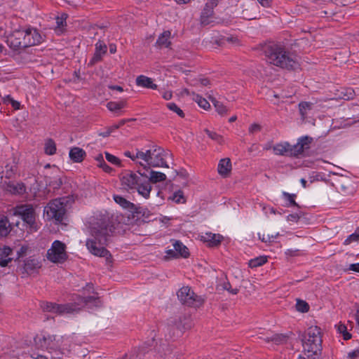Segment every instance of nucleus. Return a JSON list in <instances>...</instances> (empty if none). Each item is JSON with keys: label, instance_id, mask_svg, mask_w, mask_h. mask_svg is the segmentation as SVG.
<instances>
[{"label": "nucleus", "instance_id": "obj_1", "mask_svg": "<svg viewBox=\"0 0 359 359\" xmlns=\"http://www.w3.org/2000/svg\"><path fill=\"white\" fill-rule=\"evenodd\" d=\"M113 231L114 226L108 215H100L94 218L90 222L89 237L86 242L89 252L95 256L109 259L111 255L105 246Z\"/></svg>", "mask_w": 359, "mask_h": 359}, {"label": "nucleus", "instance_id": "obj_22", "mask_svg": "<svg viewBox=\"0 0 359 359\" xmlns=\"http://www.w3.org/2000/svg\"><path fill=\"white\" fill-rule=\"evenodd\" d=\"M218 172L219 175L226 176L231 170V164L229 158H223L220 160L218 164Z\"/></svg>", "mask_w": 359, "mask_h": 359}, {"label": "nucleus", "instance_id": "obj_18", "mask_svg": "<svg viewBox=\"0 0 359 359\" xmlns=\"http://www.w3.org/2000/svg\"><path fill=\"white\" fill-rule=\"evenodd\" d=\"M86 155V151L79 147H73L70 149L69 156L70 159L75 163L81 162Z\"/></svg>", "mask_w": 359, "mask_h": 359}, {"label": "nucleus", "instance_id": "obj_42", "mask_svg": "<svg viewBox=\"0 0 359 359\" xmlns=\"http://www.w3.org/2000/svg\"><path fill=\"white\" fill-rule=\"evenodd\" d=\"M66 19H67L66 14H62L61 16L56 18V24H57L56 28H57V29L62 31V29L66 25Z\"/></svg>", "mask_w": 359, "mask_h": 359}, {"label": "nucleus", "instance_id": "obj_39", "mask_svg": "<svg viewBox=\"0 0 359 359\" xmlns=\"http://www.w3.org/2000/svg\"><path fill=\"white\" fill-rule=\"evenodd\" d=\"M296 309L299 312H307L309 309V304L303 300L298 299L296 304Z\"/></svg>", "mask_w": 359, "mask_h": 359}, {"label": "nucleus", "instance_id": "obj_19", "mask_svg": "<svg viewBox=\"0 0 359 359\" xmlns=\"http://www.w3.org/2000/svg\"><path fill=\"white\" fill-rule=\"evenodd\" d=\"M136 84L138 86L151 88V89H156L157 85L154 83L153 80L151 78H149L144 75H140L136 79Z\"/></svg>", "mask_w": 359, "mask_h": 359}, {"label": "nucleus", "instance_id": "obj_52", "mask_svg": "<svg viewBox=\"0 0 359 359\" xmlns=\"http://www.w3.org/2000/svg\"><path fill=\"white\" fill-rule=\"evenodd\" d=\"M261 130V126L259 124L254 123L251 125V126L249 128V132L251 133H254L256 132H258Z\"/></svg>", "mask_w": 359, "mask_h": 359}, {"label": "nucleus", "instance_id": "obj_45", "mask_svg": "<svg viewBox=\"0 0 359 359\" xmlns=\"http://www.w3.org/2000/svg\"><path fill=\"white\" fill-rule=\"evenodd\" d=\"M105 157H106V159L111 163L112 164H114V165H121V161L120 160L116 157L115 156L108 153V152H105Z\"/></svg>", "mask_w": 359, "mask_h": 359}, {"label": "nucleus", "instance_id": "obj_28", "mask_svg": "<svg viewBox=\"0 0 359 359\" xmlns=\"http://www.w3.org/2000/svg\"><path fill=\"white\" fill-rule=\"evenodd\" d=\"M10 232V224L7 217L0 215V236H6Z\"/></svg>", "mask_w": 359, "mask_h": 359}, {"label": "nucleus", "instance_id": "obj_24", "mask_svg": "<svg viewBox=\"0 0 359 359\" xmlns=\"http://www.w3.org/2000/svg\"><path fill=\"white\" fill-rule=\"evenodd\" d=\"M6 190L11 194H20L25 191V187L23 184L9 182L6 185Z\"/></svg>", "mask_w": 359, "mask_h": 359}, {"label": "nucleus", "instance_id": "obj_57", "mask_svg": "<svg viewBox=\"0 0 359 359\" xmlns=\"http://www.w3.org/2000/svg\"><path fill=\"white\" fill-rule=\"evenodd\" d=\"M299 216L297 214L289 215L287 217V221L297 222Z\"/></svg>", "mask_w": 359, "mask_h": 359}, {"label": "nucleus", "instance_id": "obj_3", "mask_svg": "<svg viewBox=\"0 0 359 359\" xmlns=\"http://www.w3.org/2000/svg\"><path fill=\"white\" fill-rule=\"evenodd\" d=\"M34 346L37 350L46 351L53 358H62L70 351V340L54 334H37Z\"/></svg>", "mask_w": 359, "mask_h": 359}, {"label": "nucleus", "instance_id": "obj_8", "mask_svg": "<svg viewBox=\"0 0 359 359\" xmlns=\"http://www.w3.org/2000/svg\"><path fill=\"white\" fill-rule=\"evenodd\" d=\"M164 150L161 147L154 146L151 149L142 151L137 157H140V165L143 169L150 168V167H168L164 161Z\"/></svg>", "mask_w": 359, "mask_h": 359}, {"label": "nucleus", "instance_id": "obj_2", "mask_svg": "<svg viewBox=\"0 0 359 359\" xmlns=\"http://www.w3.org/2000/svg\"><path fill=\"white\" fill-rule=\"evenodd\" d=\"M144 170H138L137 173L130 172L124 174L121 177V184L126 188L137 190L140 195L148 199L152 189L151 183L163 182L165 180L166 175L150 168Z\"/></svg>", "mask_w": 359, "mask_h": 359}, {"label": "nucleus", "instance_id": "obj_40", "mask_svg": "<svg viewBox=\"0 0 359 359\" xmlns=\"http://www.w3.org/2000/svg\"><path fill=\"white\" fill-rule=\"evenodd\" d=\"M142 151L137 149L135 154L131 153L129 151H126L124 152V155L126 157L130 158L132 161H135L136 163L140 164V162H141L140 157H137L139 156V154L141 153Z\"/></svg>", "mask_w": 359, "mask_h": 359}, {"label": "nucleus", "instance_id": "obj_25", "mask_svg": "<svg viewBox=\"0 0 359 359\" xmlns=\"http://www.w3.org/2000/svg\"><path fill=\"white\" fill-rule=\"evenodd\" d=\"M46 185L53 188V189H57L60 187L62 184L61 177L59 175H55L53 176L46 177Z\"/></svg>", "mask_w": 359, "mask_h": 359}, {"label": "nucleus", "instance_id": "obj_9", "mask_svg": "<svg viewBox=\"0 0 359 359\" xmlns=\"http://www.w3.org/2000/svg\"><path fill=\"white\" fill-rule=\"evenodd\" d=\"M73 200L69 196L55 198L45 207L44 213L46 214L48 219H54L57 222H62L69 204Z\"/></svg>", "mask_w": 359, "mask_h": 359}, {"label": "nucleus", "instance_id": "obj_7", "mask_svg": "<svg viewBox=\"0 0 359 359\" xmlns=\"http://www.w3.org/2000/svg\"><path fill=\"white\" fill-rule=\"evenodd\" d=\"M312 140V137L304 136L300 137L294 145H290L287 142H280L273 147V153L279 156H297L309 148Z\"/></svg>", "mask_w": 359, "mask_h": 359}, {"label": "nucleus", "instance_id": "obj_62", "mask_svg": "<svg viewBox=\"0 0 359 359\" xmlns=\"http://www.w3.org/2000/svg\"><path fill=\"white\" fill-rule=\"evenodd\" d=\"M110 134H111V133L109 132V129L107 128L104 131L100 133L99 135L102 136V137H106L109 136Z\"/></svg>", "mask_w": 359, "mask_h": 359}, {"label": "nucleus", "instance_id": "obj_21", "mask_svg": "<svg viewBox=\"0 0 359 359\" xmlns=\"http://www.w3.org/2000/svg\"><path fill=\"white\" fill-rule=\"evenodd\" d=\"M172 245L178 255V257H182L187 258L189 257V250L181 241H173Z\"/></svg>", "mask_w": 359, "mask_h": 359}, {"label": "nucleus", "instance_id": "obj_54", "mask_svg": "<svg viewBox=\"0 0 359 359\" xmlns=\"http://www.w3.org/2000/svg\"><path fill=\"white\" fill-rule=\"evenodd\" d=\"M97 165L100 168H102L103 169V170L106 172L109 173L112 170V168L111 167H109L105 162L102 163V164H97Z\"/></svg>", "mask_w": 359, "mask_h": 359}, {"label": "nucleus", "instance_id": "obj_46", "mask_svg": "<svg viewBox=\"0 0 359 359\" xmlns=\"http://www.w3.org/2000/svg\"><path fill=\"white\" fill-rule=\"evenodd\" d=\"M342 98L344 100L353 99L355 96V91L351 88L345 89Z\"/></svg>", "mask_w": 359, "mask_h": 359}, {"label": "nucleus", "instance_id": "obj_37", "mask_svg": "<svg viewBox=\"0 0 359 359\" xmlns=\"http://www.w3.org/2000/svg\"><path fill=\"white\" fill-rule=\"evenodd\" d=\"M278 235H279L278 233L275 235H269V234H266L264 233H259L258 237L264 243H271V242L273 241V240L275 238H276L278 236Z\"/></svg>", "mask_w": 359, "mask_h": 359}, {"label": "nucleus", "instance_id": "obj_53", "mask_svg": "<svg viewBox=\"0 0 359 359\" xmlns=\"http://www.w3.org/2000/svg\"><path fill=\"white\" fill-rule=\"evenodd\" d=\"M7 99L11 101V104H12V107L15 109H20V104L19 102L18 101H15V100H13L10 96H8L7 97Z\"/></svg>", "mask_w": 359, "mask_h": 359}, {"label": "nucleus", "instance_id": "obj_30", "mask_svg": "<svg viewBox=\"0 0 359 359\" xmlns=\"http://www.w3.org/2000/svg\"><path fill=\"white\" fill-rule=\"evenodd\" d=\"M193 95V100L198 104L199 107L204 109H208L210 107L209 102L201 95L198 94H195L194 93H191Z\"/></svg>", "mask_w": 359, "mask_h": 359}, {"label": "nucleus", "instance_id": "obj_16", "mask_svg": "<svg viewBox=\"0 0 359 359\" xmlns=\"http://www.w3.org/2000/svg\"><path fill=\"white\" fill-rule=\"evenodd\" d=\"M107 45L102 41L99 40L95 44V50L90 64L94 65L102 60L103 55L107 53Z\"/></svg>", "mask_w": 359, "mask_h": 359}, {"label": "nucleus", "instance_id": "obj_6", "mask_svg": "<svg viewBox=\"0 0 359 359\" xmlns=\"http://www.w3.org/2000/svg\"><path fill=\"white\" fill-rule=\"evenodd\" d=\"M304 351L309 359H318L322 351L320 329L317 326L308 328L304 340Z\"/></svg>", "mask_w": 359, "mask_h": 359}, {"label": "nucleus", "instance_id": "obj_5", "mask_svg": "<svg viewBox=\"0 0 359 359\" xmlns=\"http://www.w3.org/2000/svg\"><path fill=\"white\" fill-rule=\"evenodd\" d=\"M93 302L95 306H100L101 304L98 297H78L76 302L74 303H69L65 304H57L52 302H42L41 304V309L46 312H50L58 315L70 314L79 312L80 306H83Z\"/></svg>", "mask_w": 359, "mask_h": 359}, {"label": "nucleus", "instance_id": "obj_31", "mask_svg": "<svg viewBox=\"0 0 359 359\" xmlns=\"http://www.w3.org/2000/svg\"><path fill=\"white\" fill-rule=\"evenodd\" d=\"M126 106V102L123 101L121 102H109L107 104V109L113 112H116Z\"/></svg>", "mask_w": 359, "mask_h": 359}, {"label": "nucleus", "instance_id": "obj_35", "mask_svg": "<svg viewBox=\"0 0 359 359\" xmlns=\"http://www.w3.org/2000/svg\"><path fill=\"white\" fill-rule=\"evenodd\" d=\"M45 153L48 155H53L55 153L56 146L54 141L51 139L48 140L45 143Z\"/></svg>", "mask_w": 359, "mask_h": 359}, {"label": "nucleus", "instance_id": "obj_44", "mask_svg": "<svg viewBox=\"0 0 359 359\" xmlns=\"http://www.w3.org/2000/svg\"><path fill=\"white\" fill-rule=\"evenodd\" d=\"M172 199L177 203H184L185 201L183 193L181 191L175 192L172 195Z\"/></svg>", "mask_w": 359, "mask_h": 359}, {"label": "nucleus", "instance_id": "obj_29", "mask_svg": "<svg viewBox=\"0 0 359 359\" xmlns=\"http://www.w3.org/2000/svg\"><path fill=\"white\" fill-rule=\"evenodd\" d=\"M313 103L310 102H301L299 104V109L302 118H305L309 111L313 109Z\"/></svg>", "mask_w": 359, "mask_h": 359}, {"label": "nucleus", "instance_id": "obj_47", "mask_svg": "<svg viewBox=\"0 0 359 359\" xmlns=\"http://www.w3.org/2000/svg\"><path fill=\"white\" fill-rule=\"evenodd\" d=\"M359 240V234H357L355 233H352L350 235L345 241H344V245H349L353 241H356Z\"/></svg>", "mask_w": 359, "mask_h": 359}, {"label": "nucleus", "instance_id": "obj_20", "mask_svg": "<svg viewBox=\"0 0 359 359\" xmlns=\"http://www.w3.org/2000/svg\"><path fill=\"white\" fill-rule=\"evenodd\" d=\"M12 250L9 247H4L0 248V265L3 267L8 265V264L12 260L10 257Z\"/></svg>", "mask_w": 359, "mask_h": 359}, {"label": "nucleus", "instance_id": "obj_14", "mask_svg": "<svg viewBox=\"0 0 359 359\" xmlns=\"http://www.w3.org/2000/svg\"><path fill=\"white\" fill-rule=\"evenodd\" d=\"M7 43L14 50L26 48L23 30H15L8 36Z\"/></svg>", "mask_w": 359, "mask_h": 359}, {"label": "nucleus", "instance_id": "obj_13", "mask_svg": "<svg viewBox=\"0 0 359 359\" xmlns=\"http://www.w3.org/2000/svg\"><path fill=\"white\" fill-rule=\"evenodd\" d=\"M191 327V323L189 318L185 316L171 318L168 323V330L171 337H179L184 330Z\"/></svg>", "mask_w": 359, "mask_h": 359}, {"label": "nucleus", "instance_id": "obj_33", "mask_svg": "<svg viewBox=\"0 0 359 359\" xmlns=\"http://www.w3.org/2000/svg\"><path fill=\"white\" fill-rule=\"evenodd\" d=\"M114 199L116 203L119 204L123 208L128 209L133 206V204L132 203L127 201L125 198L121 196L114 195Z\"/></svg>", "mask_w": 359, "mask_h": 359}, {"label": "nucleus", "instance_id": "obj_48", "mask_svg": "<svg viewBox=\"0 0 359 359\" xmlns=\"http://www.w3.org/2000/svg\"><path fill=\"white\" fill-rule=\"evenodd\" d=\"M28 250H29L28 246H27V245L21 246L20 248V249L17 251L18 258L25 256L27 253Z\"/></svg>", "mask_w": 359, "mask_h": 359}, {"label": "nucleus", "instance_id": "obj_49", "mask_svg": "<svg viewBox=\"0 0 359 359\" xmlns=\"http://www.w3.org/2000/svg\"><path fill=\"white\" fill-rule=\"evenodd\" d=\"M166 257L168 258H178V255L175 250V248L173 250H168L166 252Z\"/></svg>", "mask_w": 359, "mask_h": 359}, {"label": "nucleus", "instance_id": "obj_43", "mask_svg": "<svg viewBox=\"0 0 359 359\" xmlns=\"http://www.w3.org/2000/svg\"><path fill=\"white\" fill-rule=\"evenodd\" d=\"M167 107L170 110L175 112L180 117H184V114L183 111L180 108H179L176 104H175L173 102L168 103V104H167Z\"/></svg>", "mask_w": 359, "mask_h": 359}, {"label": "nucleus", "instance_id": "obj_27", "mask_svg": "<svg viewBox=\"0 0 359 359\" xmlns=\"http://www.w3.org/2000/svg\"><path fill=\"white\" fill-rule=\"evenodd\" d=\"M40 267V263L38 259L34 258H29L25 261L24 270L27 273H32L35 269Z\"/></svg>", "mask_w": 359, "mask_h": 359}, {"label": "nucleus", "instance_id": "obj_59", "mask_svg": "<svg viewBox=\"0 0 359 359\" xmlns=\"http://www.w3.org/2000/svg\"><path fill=\"white\" fill-rule=\"evenodd\" d=\"M32 357L34 359H48V358L46 356L39 354V353H34L32 355Z\"/></svg>", "mask_w": 359, "mask_h": 359}, {"label": "nucleus", "instance_id": "obj_61", "mask_svg": "<svg viewBox=\"0 0 359 359\" xmlns=\"http://www.w3.org/2000/svg\"><path fill=\"white\" fill-rule=\"evenodd\" d=\"M219 1V0H208V1L206 3V4L215 8L217 5Z\"/></svg>", "mask_w": 359, "mask_h": 359}, {"label": "nucleus", "instance_id": "obj_12", "mask_svg": "<svg viewBox=\"0 0 359 359\" xmlns=\"http://www.w3.org/2000/svg\"><path fill=\"white\" fill-rule=\"evenodd\" d=\"M46 257L48 260L55 264L65 262L68 257L66 245L60 241H55L48 250Z\"/></svg>", "mask_w": 359, "mask_h": 359}, {"label": "nucleus", "instance_id": "obj_55", "mask_svg": "<svg viewBox=\"0 0 359 359\" xmlns=\"http://www.w3.org/2000/svg\"><path fill=\"white\" fill-rule=\"evenodd\" d=\"M348 270L359 273V263L350 264Z\"/></svg>", "mask_w": 359, "mask_h": 359}, {"label": "nucleus", "instance_id": "obj_38", "mask_svg": "<svg viewBox=\"0 0 359 359\" xmlns=\"http://www.w3.org/2000/svg\"><path fill=\"white\" fill-rule=\"evenodd\" d=\"M5 168H6V170L4 171V172L5 173V177L7 179L12 178L15 175V165H13V164H11V165L7 164L5 166Z\"/></svg>", "mask_w": 359, "mask_h": 359}, {"label": "nucleus", "instance_id": "obj_15", "mask_svg": "<svg viewBox=\"0 0 359 359\" xmlns=\"http://www.w3.org/2000/svg\"><path fill=\"white\" fill-rule=\"evenodd\" d=\"M22 30L24 32L26 48L36 46L41 43L42 37L36 29L28 28Z\"/></svg>", "mask_w": 359, "mask_h": 359}, {"label": "nucleus", "instance_id": "obj_4", "mask_svg": "<svg viewBox=\"0 0 359 359\" xmlns=\"http://www.w3.org/2000/svg\"><path fill=\"white\" fill-rule=\"evenodd\" d=\"M263 51L266 60L275 66L290 69H295L298 65L295 58L280 44H266Z\"/></svg>", "mask_w": 359, "mask_h": 359}, {"label": "nucleus", "instance_id": "obj_56", "mask_svg": "<svg viewBox=\"0 0 359 359\" xmlns=\"http://www.w3.org/2000/svg\"><path fill=\"white\" fill-rule=\"evenodd\" d=\"M257 1L264 7L268 8L271 6V1L270 0H257Z\"/></svg>", "mask_w": 359, "mask_h": 359}, {"label": "nucleus", "instance_id": "obj_34", "mask_svg": "<svg viewBox=\"0 0 359 359\" xmlns=\"http://www.w3.org/2000/svg\"><path fill=\"white\" fill-rule=\"evenodd\" d=\"M266 262H267L266 257L261 256V257H256L255 259L250 260L249 266L251 268L258 267V266L263 265Z\"/></svg>", "mask_w": 359, "mask_h": 359}, {"label": "nucleus", "instance_id": "obj_23", "mask_svg": "<svg viewBox=\"0 0 359 359\" xmlns=\"http://www.w3.org/2000/svg\"><path fill=\"white\" fill-rule=\"evenodd\" d=\"M171 32L168 30L164 31L158 38L156 45L160 48H168L170 45Z\"/></svg>", "mask_w": 359, "mask_h": 359}, {"label": "nucleus", "instance_id": "obj_58", "mask_svg": "<svg viewBox=\"0 0 359 359\" xmlns=\"http://www.w3.org/2000/svg\"><path fill=\"white\" fill-rule=\"evenodd\" d=\"M172 93L171 91H165L163 93V97L165 100H169L172 98Z\"/></svg>", "mask_w": 359, "mask_h": 359}, {"label": "nucleus", "instance_id": "obj_41", "mask_svg": "<svg viewBox=\"0 0 359 359\" xmlns=\"http://www.w3.org/2000/svg\"><path fill=\"white\" fill-rule=\"evenodd\" d=\"M271 340L275 344H283L286 341L287 337L283 334H276L271 336Z\"/></svg>", "mask_w": 359, "mask_h": 359}, {"label": "nucleus", "instance_id": "obj_60", "mask_svg": "<svg viewBox=\"0 0 359 359\" xmlns=\"http://www.w3.org/2000/svg\"><path fill=\"white\" fill-rule=\"evenodd\" d=\"M95 159L96 160V161L97 162V164H102V163H104V158H103V156L102 154H98L95 158Z\"/></svg>", "mask_w": 359, "mask_h": 359}, {"label": "nucleus", "instance_id": "obj_10", "mask_svg": "<svg viewBox=\"0 0 359 359\" xmlns=\"http://www.w3.org/2000/svg\"><path fill=\"white\" fill-rule=\"evenodd\" d=\"M13 215L20 216L29 225L30 231H36L39 229L35 222V211L32 205L25 204L16 206Z\"/></svg>", "mask_w": 359, "mask_h": 359}, {"label": "nucleus", "instance_id": "obj_36", "mask_svg": "<svg viewBox=\"0 0 359 359\" xmlns=\"http://www.w3.org/2000/svg\"><path fill=\"white\" fill-rule=\"evenodd\" d=\"M204 131L208 135V136L212 140L217 142L220 144L223 143V137L220 135L216 133L215 132L211 131L208 129H205Z\"/></svg>", "mask_w": 359, "mask_h": 359}, {"label": "nucleus", "instance_id": "obj_26", "mask_svg": "<svg viewBox=\"0 0 359 359\" xmlns=\"http://www.w3.org/2000/svg\"><path fill=\"white\" fill-rule=\"evenodd\" d=\"M213 7L208 6L205 4V6L201 13V22L203 25H208L210 23V18L213 14Z\"/></svg>", "mask_w": 359, "mask_h": 359}, {"label": "nucleus", "instance_id": "obj_50", "mask_svg": "<svg viewBox=\"0 0 359 359\" xmlns=\"http://www.w3.org/2000/svg\"><path fill=\"white\" fill-rule=\"evenodd\" d=\"M283 194L287 198V200L290 201L291 205H295V206L297 205L295 201L294 200V194H290L286 192H284Z\"/></svg>", "mask_w": 359, "mask_h": 359}, {"label": "nucleus", "instance_id": "obj_63", "mask_svg": "<svg viewBox=\"0 0 359 359\" xmlns=\"http://www.w3.org/2000/svg\"><path fill=\"white\" fill-rule=\"evenodd\" d=\"M201 85L203 86H206L209 84L210 81L207 79H201L198 80Z\"/></svg>", "mask_w": 359, "mask_h": 359}, {"label": "nucleus", "instance_id": "obj_51", "mask_svg": "<svg viewBox=\"0 0 359 359\" xmlns=\"http://www.w3.org/2000/svg\"><path fill=\"white\" fill-rule=\"evenodd\" d=\"M348 356L350 359H356L359 356V348L349 352Z\"/></svg>", "mask_w": 359, "mask_h": 359}, {"label": "nucleus", "instance_id": "obj_11", "mask_svg": "<svg viewBox=\"0 0 359 359\" xmlns=\"http://www.w3.org/2000/svg\"><path fill=\"white\" fill-rule=\"evenodd\" d=\"M177 297L184 305L194 308L200 307L204 303L202 297L197 295L191 287H182L177 292Z\"/></svg>", "mask_w": 359, "mask_h": 359}, {"label": "nucleus", "instance_id": "obj_32", "mask_svg": "<svg viewBox=\"0 0 359 359\" xmlns=\"http://www.w3.org/2000/svg\"><path fill=\"white\" fill-rule=\"evenodd\" d=\"M210 98L213 105L215 106L216 111H217V113L219 114L224 115L226 114L228 110H227L226 107L222 102L217 101L214 97H210Z\"/></svg>", "mask_w": 359, "mask_h": 359}, {"label": "nucleus", "instance_id": "obj_64", "mask_svg": "<svg viewBox=\"0 0 359 359\" xmlns=\"http://www.w3.org/2000/svg\"><path fill=\"white\" fill-rule=\"evenodd\" d=\"M338 330L340 333H344L346 332V327L345 325H340L339 327H338Z\"/></svg>", "mask_w": 359, "mask_h": 359}, {"label": "nucleus", "instance_id": "obj_17", "mask_svg": "<svg viewBox=\"0 0 359 359\" xmlns=\"http://www.w3.org/2000/svg\"><path fill=\"white\" fill-rule=\"evenodd\" d=\"M222 239L223 236L220 234H215L212 233H205L204 235L201 236V240L203 242L207 243L210 247L217 246L220 244Z\"/></svg>", "mask_w": 359, "mask_h": 359}]
</instances>
